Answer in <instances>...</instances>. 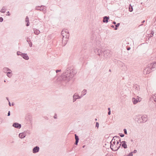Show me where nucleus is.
<instances>
[{"label":"nucleus","instance_id":"1","mask_svg":"<svg viewBox=\"0 0 156 156\" xmlns=\"http://www.w3.org/2000/svg\"><path fill=\"white\" fill-rule=\"evenodd\" d=\"M76 73V72L73 66L67 67L66 71L62 73L59 78L61 83L63 85H65V84L69 81Z\"/></svg>","mask_w":156,"mask_h":156},{"label":"nucleus","instance_id":"2","mask_svg":"<svg viewBox=\"0 0 156 156\" xmlns=\"http://www.w3.org/2000/svg\"><path fill=\"white\" fill-rule=\"evenodd\" d=\"M156 65V61L152 63H151L148 66H147V67L144 69V73H146V74L149 73L152 71L154 70H152V69L155 68Z\"/></svg>","mask_w":156,"mask_h":156},{"label":"nucleus","instance_id":"3","mask_svg":"<svg viewBox=\"0 0 156 156\" xmlns=\"http://www.w3.org/2000/svg\"><path fill=\"white\" fill-rule=\"evenodd\" d=\"M115 138V137H114V136L110 143V148L112 151H117L120 148L119 146H118V147L115 146L116 143Z\"/></svg>","mask_w":156,"mask_h":156},{"label":"nucleus","instance_id":"4","mask_svg":"<svg viewBox=\"0 0 156 156\" xmlns=\"http://www.w3.org/2000/svg\"><path fill=\"white\" fill-rule=\"evenodd\" d=\"M110 51L108 50H106L104 52L103 51V55L105 58H107L108 57H109L110 55Z\"/></svg>","mask_w":156,"mask_h":156},{"label":"nucleus","instance_id":"5","mask_svg":"<svg viewBox=\"0 0 156 156\" xmlns=\"http://www.w3.org/2000/svg\"><path fill=\"white\" fill-rule=\"evenodd\" d=\"M35 9L37 10L40 11H44L46 10L45 6L44 5H41V6H37L36 7Z\"/></svg>","mask_w":156,"mask_h":156},{"label":"nucleus","instance_id":"6","mask_svg":"<svg viewBox=\"0 0 156 156\" xmlns=\"http://www.w3.org/2000/svg\"><path fill=\"white\" fill-rule=\"evenodd\" d=\"M119 146H120H120H121L122 147H123L124 149H126L127 148L126 142L125 141H122V142H121V143L119 144Z\"/></svg>","mask_w":156,"mask_h":156},{"label":"nucleus","instance_id":"7","mask_svg":"<svg viewBox=\"0 0 156 156\" xmlns=\"http://www.w3.org/2000/svg\"><path fill=\"white\" fill-rule=\"evenodd\" d=\"M12 126L17 129H20L21 127V125L17 122H14Z\"/></svg>","mask_w":156,"mask_h":156},{"label":"nucleus","instance_id":"8","mask_svg":"<svg viewBox=\"0 0 156 156\" xmlns=\"http://www.w3.org/2000/svg\"><path fill=\"white\" fill-rule=\"evenodd\" d=\"M40 148L38 146H36L33 148L32 150L33 153L35 154L38 152L39 151Z\"/></svg>","mask_w":156,"mask_h":156},{"label":"nucleus","instance_id":"9","mask_svg":"<svg viewBox=\"0 0 156 156\" xmlns=\"http://www.w3.org/2000/svg\"><path fill=\"white\" fill-rule=\"evenodd\" d=\"M27 132L25 131L24 132L20 133L19 135V136L21 139L24 138L26 136V133Z\"/></svg>","mask_w":156,"mask_h":156},{"label":"nucleus","instance_id":"10","mask_svg":"<svg viewBox=\"0 0 156 156\" xmlns=\"http://www.w3.org/2000/svg\"><path fill=\"white\" fill-rule=\"evenodd\" d=\"M82 96H80L78 95H76L75 94H74L73 96V102H75L77 99H80L81 98Z\"/></svg>","mask_w":156,"mask_h":156},{"label":"nucleus","instance_id":"11","mask_svg":"<svg viewBox=\"0 0 156 156\" xmlns=\"http://www.w3.org/2000/svg\"><path fill=\"white\" fill-rule=\"evenodd\" d=\"M147 116L146 115L142 116L141 117L143 122H145L147 121Z\"/></svg>","mask_w":156,"mask_h":156},{"label":"nucleus","instance_id":"12","mask_svg":"<svg viewBox=\"0 0 156 156\" xmlns=\"http://www.w3.org/2000/svg\"><path fill=\"white\" fill-rule=\"evenodd\" d=\"M21 56L23 57V58L26 60H28L29 59V57L28 55H27V53H23L22 54Z\"/></svg>","mask_w":156,"mask_h":156},{"label":"nucleus","instance_id":"13","mask_svg":"<svg viewBox=\"0 0 156 156\" xmlns=\"http://www.w3.org/2000/svg\"><path fill=\"white\" fill-rule=\"evenodd\" d=\"M109 19V16H105L103 18V22L104 23H107L108 22V20Z\"/></svg>","mask_w":156,"mask_h":156},{"label":"nucleus","instance_id":"14","mask_svg":"<svg viewBox=\"0 0 156 156\" xmlns=\"http://www.w3.org/2000/svg\"><path fill=\"white\" fill-rule=\"evenodd\" d=\"M11 69L7 67H4L2 69V71L5 73H7L8 71H10Z\"/></svg>","mask_w":156,"mask_h":156},{"label":"nucleus","instance_id":"15","mask_svg":"<svg viewBox=\"0 0 156 156\" xmlns=\"http://www.w3.org/2000/svg\"><path fill=\"white\" fill-rule=\"evenodd\" d=\"M27 41L28 43L29 46L30 47H31L32 46V43L31 42L30 40L28 37H27Z\"/></svg>","mask_w":156,"mask_h":156},{"label":"nucleus","instance_id":"16","mask_svg":"<svg viewBox=\"0 0 156 156\" xmlns=\"http://www.w3.org/2000/svg\"><path fill=\"white\" fill-rule=\"evenodd\" d=\"M25 21L27 23L26 24V26L28 27L30 25V23L29 22V19L28 16H27L25 19Z\"/></svg>","mask_w":156,"mask_h":156},{"label":"nucleus","instance_id":"17","mask_svg":"<svg viewBox=\"0 0 156 156\" xmlns=\"http://www.w3.org/2000/svg\"><path fill=\"white\" fill-rule=\"evenodd\" d=\"M65 33L66 34H69V31L68 30L66 29H63L62 31L61 34H65Z\"/></svg>","mask_w":156,"mask_h":156},{"label":"nucleus","instance_id":"18","mask_svg":"<svg viewBox=\"0 0 156 156\" xmlns=\"http://www.w3.org/2000/svg\"><path fill=\"white\" fill-rule=\"evenodd\" d=\"M6 73L7 76L9 78L11 77L12 75V71L11 70L10 71H8Z\"/></svg>","mask_w":156,"mask_h":156},{"label":"nucleus","instance_id":"19","mask_svg":"<svg viewBox=\"0 0 156 156\" xmlns=\"http://www.w3.org/2000/svg\"><path fill=\"white\" fill-rule=\"evenodd\" d=\"M34 33L36 35H38L40 33V31L36 29H34Z\"/></svg>","mask_w":156,"mask_h":156},{"label":"nucleus","instance_id":"20","mask_svg":"<svg viewBox=\"0 0 156 156\" xmlns=\"http://www.w3.org/2000/svg\"><path fill=\"white\" fill-rule=\"evenodd\" d=\"M6 9L5 6H3L2 7V9L0 11V12H1L4 13L5 12Z\"/></svg>","mask_w":156,"mask_h":156},{"label":"nucleus","instance_id":"21","mask_svg":"<svg viewBox=\"0 0 156 156\" xmlns=\"http://www.w3.org/2000/svg\"><path fill=\"white\" fill-rule=\"evenodd\" d=\"M132 100L133 104L134 105L136 104L138 102L137 101V99H136V98H132Z\"/></svg>","mask_w":156,"mask_h":156},{"label":"nucleus","instance_id":"22","mask_svg":"<svg viewBox=\"0 0 156 156\" xmlns=\"http://www.w3.org/2000/svg\"><path fill=\"white\" fill-rule=\"evenodd\" d=\"M98 48H96L94 50V51L96 54L100 56L101 54H98Z\"/></svg>","mask_w":156,"mask_h":156},{"label":"nucleus","instance_id":"23","mask_svg":"<svg viewBox=\"0 0 156 156\" xmlns=\"http://www.w3.org/2000/svg\"><path fill=\"white\" fill-rule=\"evenodd\" d=\"M87 93V90L86 89H84L83 91L82 92V94L81 96H83L85 95Z\"/></svg>","mask_w":156,"mask_h":156},{"label":"nucleus","instance_id":"24","mask_svg":"<svg viewBox=\"0 0 156 156\" xmlns=\"http://www.w3.org/2000/svg\"><path fill=\"white\" fill-rule=\"evenodd\" d=\"M152 98L153 100L155 102H156V93L154 95H152Z\"/></svg>","mask_w":156,"mask_h":156},{"label":"nucleus","instance_id":"25","mask_svg":"<svg viewBox=\"0 0 156 156\" xmlns=\"http://www.w3.org/2000/svg\"><path fill=\"white\" fill-rule=\"evenodd\" d=\"M129 11L130 12H132L133 11V8L131 6V5H130L129 7Z\"/></svg>","mask_w":156,"mask_h":156},{"label":"nucleus","instance_id":"26","mask_svg":"<svg viewBox=\"0 0 156 156\" xmlns=\"http://www.w3.org/2000/svg\"><path fill=\"white\" fill-rule=\"evenodd\" d=\"M114 137H115L116 138H118V139L119 140H118V141H119V142H120V143H121V142H122L121 141V139H120V138L119 136H114Z\"/></svg>","mask_w":156,"mask_h":156},{"label":"nucleus","instance_id":"27","mask_svg":"<svg viewBox=\"0 0 156 156\" xmlns=\"http://www.w3.org/2000/svg\"><path fill=\"white\" fill-rule=\"evenodd\" d=\"M136 99H137L138 102H140L141 100V98L139 96H137Z\"/></svg>","mask_w":156,"mask_h":156},{"label":"nucleus","instance_id":"28","mask_svg":"<svg viewBox=\"0 0 156 156\" xmlns=\"http://www.w3.org/2000/svg\"><path fill=\"white\" fill-rule=\"evenodd\" d=\"M75 136L76 140L79 141V137L76 134H75Z\"/></svg>","mask_w":156,"mask_h":156},{"label":"nucleus","instance_id":"29","mask_svg":"<svg viewBox=\"0 0 156 156\" xmlns=\"http://www.w3.org/2000/svg\"><path fill=\"white\" fill-rule=\"evenodd\" d=\"M22 54H23V53L20 51H17L16 53V54L17 55H20L21 56Z\"/></svg>","mask_w":156,"mask_h":156},{"label":"nucleus","instance_id":"30","mask_svg":"<svg viewBox=\"0 0 156 156\" xmlns=\"http://www.w3.org/2000/svg\"><path fill=\"white\" fill-rule=\"evenodd\" d=\"M69 34H66L65 35V37L66 39H68L69 38Z\"/></svg>","mask_w":156,"mask_h":156},{"label":"nucleus","instance_id":"31","mask_svg":"<svg viewBox=\"0 0 156 156\" xmlns=\"http://www.w3.org/2000/svg\"><path fill=\"white\" fill-rule=\"evenodd\" d=\"M62 34V36L63 37V38H62V43H63V40L64 39V38L65 37V35L66 34V33H65V34Z\"/></svg>","mask_w":156,"mask_h":156},{"label":"nucleus","instance_id":"32","mask_svg":"<svg viewBox=\"0 0 156 156\" xmlns=\"http://www.w3.org/2000/svg\"><path fill=\"white\" fill-rule=\"evenodd\" d=\"M103 52V51H102L101 50L99 49H98V54H100L101 55Z\"/></svg>","mask_w":156,"mask_h":156},{"label":"nucleus","instance_id":"33","mask_svg":"<svg viewBox=\"0 0 156 156\" xmlns=\"http://www.w3.org/2000/svg\"><path fill=\"white\" fill-rule=\"evenodd\" d=\"M123 131H124V133L125 134H127V130L126 129H123Z\"/></svg>","mask_w":156,"mask_h":156},{"label":"nucleus","instance_id":"34","mask_svg":"<svg viewBox=\"0 0 156 156\" xmlns=\"http://www.w3.org/2000/svg\"><path fill=\"white\" fill-rule=\"evenodd\" d=\"M119 134L121 137H123L124 136V135L122 133H119Z\"/></svg>","mask_w":156,"mask_h":156},{"label":"nucleus","instance_id":"35","mask_svg":"<svg viewBox=\"0 0 156 156\" xmlns=\"http://www.w3.org/2000/svg\"><path fill=\"white\" fill-rule=\"evenodd\" d=\"M116 141H117V142L116 144L115 143V146H119V141H118L117 140H116Z\"/></svg>","mask_w":156,"mask_h":156},{"label":"nucleus","instance_id":"36","mask_svg":"<svg viewBox=\"0 0 156 156\" xmlns=\"http://www.w3.org/2000/svg\"><path fill=\"white\" fill-rule=\"evenodd\" d=\"M96 127H97L98 128L99 127V123L98 122H96Z\"/></svg>","mask_w":156,"mask_h":156},{"label":"nucleus","instance_id":"37","mask_svg":"<svg viewBox=\"0 0 156 156\" xmlns=\"http://www.w3.org/2000/svg\"><path fill=\"white\" fill-rule=\"evenodd\" d=\"M3 121V119L0 117V124H1Z\"/></svg>","mask_w":156,"mask_h":156},{"label":"nucleus","instance_id":"38","mask_svg":"<svg viewBox=\"0 0 156 156\" xmlns=\"http://www.w3.org/2000/svg\"><path fill=\"white\" fill-rule=\"evenodd\" d=\"M120 25V23H117V24H116L115 25V26L116 27H119Z\"/></svg>","mask_w":156,"mask_h":156},{"label":"nucleus","instance_id":"39","mask_svg":"<svg viewBox=\"0 0 156 156\" xmlns=\"http://www.w3.org/2000/svg\"><path fill=\"white\" fill-rule=\"evenodd\" d=\"M133 152H131L130 153H129L128 155V156H132L133 155Z\"/></svg>","mask_w":156,"mask_h":156},{"label":"nucleus","instance_id":"40","mask_svg":"<svg viewBox=\"0 0 156 156\" xmlns=\"http://www.w3.org/2000/svg\"><path fill=\"white\" fill-rule=\"evenodd\" d=\"M3 20V19L2 17H0V22H2Z\"/></svg>","mask_w":156,"mask_h":156},{"label":"nucleus","instance_id":"41","mask_svg":"<svg viewBox=\"0 0 156 156\" xmlns=\"http://www.w3.org/2000/svg\"><path fill=\"white\" fill-rule=\"evenodd\" d=\"M79 141L76 140L75 144L76 145H77Z\"/></svg>","mask_w":156,"mask_h":156},{"label":"nucleus","instance_id":"42","mask_svg":"<svg viewBox=\"0 0 156 156\" xmlns=\"http://www.w3.org/2000/svg\"><path fill=\"white\" fill-rule=\"evenodd\" d=\"M54 119H57V115L56 114H55V115L54 116Z\"/></svg>","mask_w":156,"mask_h":156},{"label":"nucleus","instance_id":"43","mask_svg":"<svg viewBox=\"0 0 156 156\" xmlns=\"http://www.w3.org/2000/svg\"><path fill=\"white\" fill-rule=\"evenodd\" d=\"M154 32L153 31H152L151 32V34L152 35V36H153L154 34Z\"/></svg>","mask_w":156,"mask_h":156},{"label":"nucleus","instance_id":"44","mask_svg":"<svg viewBox=\"0 0 156 156\" xmlns=\"http://www.w3.org/2000/svg\"><path fill=\"white\" fill-rule=\"evenodd\" d=\"M10 115V111H9L8 113L7 116H9Z\"/></svg>","mask_w":156,"mask_h":156},{"label":"nucleus","instance_id":"45","mask_svg":"<svg viewBox=\"0 0 156 156\" xmlns=\"http://www.w3.org/2000/svg\"><path fill=\"white\" fill-rule=\"evenodd\" d=\"M136 85H135V87H136V88H136V89L138 90V88H139V86H138V85H136Z\"/></svg>","mask_w":156,"mask_h":156},{"label":"nucleus","instance_id":"46","mask_svg":"<svg viewBox=\"0 0 156 156\" xmlns=\"http://www.w3.org/2000/svg\"><path fill=\"white\" fill-rule=\"evenodd\" d=\"M61 71V70H60H60H56V73H57L58 72H59Z\"/></svg>","mask_w":156,"mask_h":156},{"label":"nucleus","instance_id":"47","mask_svg":"<svg viewBox=\"0 0 156 156\" xmlns=\"http://www.w3.org/2000/svg\"><path fill=\"white\" fill-rule=\"evenodd\" d=\"M144 22H145V20H143V21L141 23H144ZM142 25H143V24H141V25H140V26H142Z\"/></svg>","mask_w":156,"mask_h":156},{"label":"nucleus","instance_id":"48","mask_svg":"<svg viewBox=\"0 0 156 156\" xmlns=\"http://www.w3.org/2000/svg\"><path fill=\"white\" fill-rule=\"evenodd\" d=\"M133 152V153H136L137 152V151L136 150H134V151Z\"/></svg>","mask_w":156,"mask_h":156},{"label":"nucleus","instance_id":"49","mask_svg":"<svg viewBox=\"0 0 156 156\" xmlns=\"http://www.w3.org/2000/svg\"><path fill=\"white\" fill-rule=\"evenodd\" d=\"M7 13H8V14H8V15H7V16H10V13H9V11H8V12H7Z\"/></svg>","mask_w":156,"mask_h":156},{"label":"nucleus","instance_id":"50","mask_svg":"<svg viewBox=\"0 0 156 156\" xmlns=\"http://www.w3.org/2000/svg\"><path fill=\"white\" fill-rule=\"evenodd\" d=\"M130 47H128L127 48V50H130Z\"/></svg>","mask_w":156,"mask_h":156},{"label":"nucleus","instance_id":"51","mask_svg":"<svg viewBox=\"0 0 156 156\" xmlns=\"http://www.w3.org/2000/svg\"><path fill=\"white\" fill-rule=\"evenodd\" d=\"M111 111H109L108 112V115H110L111 114Z\"/></svg>","mask_w":156,"mask_h":156},{"label":"nucleus","instance_id":"52","mask_svg":"<svg viewBox=\"0 0 156 156\" xmlns=\"http://www.w3.org/2000/svg\"><path fill=\"white\" fill-rule=\"evenodd\" d=\"M114 28H115L114 30H117L118 29V27H114Z\"/></svg>","mask_w":156,"mask_h":156},{"label":"nucleus","instance_id":"53","mask_svg":"<svg viewBox=\"0 0 156 156\" xmlns=\"http://www.w3.org/2000/svg\"><path fill=\"white\" fill-rule=\"evenodd\" d=\"M9 105L10 106H11V103H10V102L9 101Z\"/></svg>","mask_w":156,"mask_h":156},{"label":"nucleus","instance_id":"54","mask_svg":"<svg viewBox=\"0 0 156 156\" xmlns=\"http://www.w3.org/2000/svg\"><path fill=\"white\" fill-rule=\"evenodd\" d=\"M112 23L113 24H115V25L116 24V23L115 21H113Z\"/></svg>","mask_w":156,"mask_h":156},{"label":"nucleus","instance_id":"55","mask_svg":"<svg viewBox=\"0 0 156 156\" xmlns=\"http://www.w3.org/2000/svg\"><path fill=\"white\" fill-rule=\"evenodd\" d=\"M111 27L112 28H114L115 27H114V26L113 25H112L111 26Z\"/></svg>","mask_w":156,"mask_h":156},{"label":"nucleus","instance_id":"56","mask_svg":"<svg viewBox=\"0 0 156 156\" xmlns=\"http://www.w3.org/2000/svg\"><path fill=\"white\" fill-rule=\"evenodd\" d=\"M6 99L8 101H9V98L8 97H6Z\"/></svg>","mask_w":156,"mask_h":156},{"label":"nucleus","instance_id":"57","mask_svg":"<svg viewBox=\"0 0 156 156\" xmlns=\"http://www.w3.org/2000/svg\"><path fill=\"white\" fill-rule=\"evenodd\" d=\"M14 105V103L13 102H12V105L13 106Z\"/></svg>","mask_w":156,"mask_h":156},{"label":"nucleus","instance_id":"58","mask_svg":"<svg viewBox=\"0 0 156 156\" xmlns=\"http://www.w3.org/2000/svg\"><path fill=\"white\" fill-rule=\"evenodd\" d=\"M108 112L109 111H111L110 108H108Z\"/></svg>","mask_w":156,"mask_h":156},{"label":"nucleus","instance_id":"59","mask_svg":"<svg viewBox=\"0 0 156 156\" xmlns=\"http://www.w3.org/2000/svg\"><path fill=\"white\" fill-rule=\"evenodd\" d=\"M85 147V145H83V148H84Z\"/></svg>","mask_w":156,"mask_h":156},{"label":"nucleus","instance_id":"60","mask_svg":"<svg viewBox=\"0 0 156 156\" xmlns=\"http://www.w3.org/2000/svg\"><path fill=\"white\" fill-rule=\"evenodd\" d=\"M109 71L110 72H111V69H109Z\"/></svg>","mask_w":156,"mask_h":156},{"label":"nucleus","instance_id":"61","mask_svg":"<svg viewBox=\"0 0 156 156\" xmlns=\"http://www.w3.org/2000/svg\"><path fill=\"white\" fill-rule=\"evenodd\" d=\"M131 141H132V142L133 141V139H131Z\"/></svg>","mask_w":156,"mask_h":156},{"label":"nucleus","instance_id":"62","mask_svg":"<svg viewBox=\"0 0 156 156\" xmlns=\"http://www.w3.org/2000/svg\"><path fill=\"white\" fill-rule=\"evenodd\" d=\"M150 36H151V37H153V36H152V35H151V34Z\"/></svg>","mask_w":156,"mask_h":156},{"label":"nucleus","instance_id":"63","mask_svg":"<svg viewBox=\"0 0 156 156\" xmlns=\"http://www.w3.org/2000/svg\"><path fill=\"white\" fill-rule=\"evenodd\" d=\"M97 119H95V120L96 121H97Z\"/></svg>","mask_w":156,"mask_h":156},{"label":"nucleus","instance_id":"64","mask_svg":"<svg viewBox=\"0 0 156 156\" xmlns=\"http://www.w3.org/2000/svg\"><path fill=\"white\" fill-rule=\"evenodd\" d=\"M4 82H6V80H4Z\"/></svg>","mask_w":156,"mask_h":156}]
</instances>
